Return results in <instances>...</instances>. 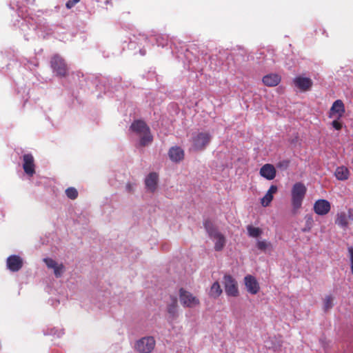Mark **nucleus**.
<instances>
[{
    "mask_svg": "<svg viewBox=\"0 0 353 353\" xmlns=\"http://www.w3.org/2000/svg\"><path fill=\"white\" fill-rule=\"evenodd\" d=\"M126 190L128 192H132L134 191V188H133V185L131 184L130 183H128L126 184Z\"/></svg>",
    "mask_w": 353,
    "mask_h": 353,
    "instance_id": "obj_32",
    "label": "nucleus"
},
{
    "mask_svg": "<svg viewBox=\"0 0 353 353\" xmlns=\"http://www.w3.org/2000/svg\"><path fill=\"white\" fill-rule=\"evenodd\" d=\"M332 125L333 128L337 130H340L342 128V123L339 122L338 120L333 121Z\"/></svg>",
    "mask_w": 353,
    "mask_h": 353,
    "instance_id": "obj_31",
    "label": "nucleus"
},
{
    "mask_svg": "<svg viewBox=\"0 0 353 353\" xmlns=\"http://www.w3.org/2000/svg\"><path fill=\"white\" fill-rule=\"evenodd\" d=\"M324 310L325 311L333 307V297L331 295L326 296L323 301Z\"/></svg>",
    "mask_w": 353,
    "mask_h": 353,
    "instance_id": "obj_27",
    "label": "nucleus"
},
{
    "mask_svg": "<svg viewBox=\"0 0 353 353\" xmlns=\"http://www.w3.org/2000/svg\"><path fill=\"white\" fill-rule=\"evenodd\" d=\"M353 221V209L350 208L347 212H338L336 216L335 223L339 226L346 228L348 226V221Z\"/></svg>",
    "mask_w": 353,
    "mask_h": 353,
    "instance_id": "obj_9",
    "label": "nucleus"
},
{
    "mask_svg": "<svg viewBox=\"0 0 353 353\" xmlns=\"http://www.w3.org/2000/svg\"><path fill=\"white\" fill-rule=\"evenodd\" d=\"M53 270L55 276L59 278L63 274L64 266L63 264H58Z\"/></svg>",
    "mask_w": 353,
    "mask_h": 353,
    "instance_id": "obj_28",
    "label": "nucleus"
},
{
    "mask_svg": "<svg viewBox=\"0 0 353 353\" xmlns=\"http://www.w3.org/2000/svg\"><path fill=\"white\" fill-rule=\"evenodd\" d=\"M277 186L275 185H272L270 187L265 196L261 199V203L263 207H268L270 204L273 200V195L277 192Z\"/></svg>",
    "mask_w": 353,
    "mask_h": 353,
    "instance_id": "obj_19",
    "label": "nucleus"
},
{
    "mask_svg": "<svg viewBox=\"0 0 353 353\" xmlns=\"http://www.w3.org/2000/svg\"><path fill=\"white\" fill-rule=\"evenodd\" d=\"M256 247L259 250L265 252L267 250H272V244L271 243L263 240V241H258L256 243Z\"/></svg>",
    "mask_w": 353,
    "mask_h": 353,
    "instance_id": "obj_25",
    "label": "nucleus"
},
{
    "mask_svg": "<svg viewBox=\"0 0 353 353\" xmlns=\"http://www.w3.org/2000/svg\"><path fill=\"white\" fill-rule=\"evenodd\" d=\"M159 175L156 172H150L145 179V185L148 191L154 192L157 188Z\"/></svg>",
    "mask_w": 353,
    "mask_h": 353,
    "instance_id": "obj_16",
    "label": "nucleus"
},
{
    "mask_svg": "<svg viewBox=\"0 0 353 353\" xmlns=\"http://www.w3.org/2000/svg\"><path fill=\"white\" fill-rule=\"evenodd\" d=\"M168 156L172 161L179 163L184 159V151L179 146H174L169 150Z\"/></svg>",
    "mask_w": 353,
    "mask_h": 353,
    "instance_id": "obj_17",
    "label": "nucleus"
},
{
    "mask_svg": "<svg viewBox=\"0 0 353 353\" xmlns=\"http://www.w3.org/2000/svg\"><path fill=\"white\" fill-rule=\"evenodd\" d=\"M345 106L343 102L338 99L335 101L330 110V117H333L334 115H336V119H339L343 117L345 113Z\"/></svg>",
    "mask_w": 353,
    "mask_h": 353,
    "instance_id": "obj_15",
    "label": "nucleus"
},
{
    "mask_svg": "<svg viewBox=\"0 0 353 353\" xmlns=\"http://www.w3.org/2000/svg\"><path fill=\"white\" fill-rule=\"evenodd\" d=\"M203 225L210 237L214 241V250L221 251L226 243L224 235L214 227L210 220L205 221Z\"/></svg>",
    "mask_w": 353,
    "mask_h": 353,
    "instance_id": "obj_2",
    "label": "nucleus"
},
{
    "mask_svg": "<svg viewBox=\"0 0 353 353\" xmlns=\"http://www.w3.org/2000/svg\"><path fill=\"white\" fill-rule=\"evenodd\" d=\"M294 85L302 92H306L311 89L313 82L310 78L298 76L293 80Z\"/></svg>",
    "mask_w": 353,
    "mask_h": 353,
    "instance_id": "obj_11",
    "label": "nucleus"
},
{
    "mask_svg": "<svg viewBox=\"0 0 353 353\" xmlns=\"http://www.w3.org/2000/svg\"><path fill=\"white\" fill-rule=\"evenodd\" d=\"M130 130L140 137L139 145L142 147L146 146L153 140L150 129L142 120H135L130 127Z\"/></svg>",
    "mask_w": 353,
    "mask_h": 353,
    "instance_id": "obj_1",
    "label": "nucleus"
},
{
    "mask_svg": "<svg viewBox=\"0 0 353 353\" xmlns=\"http://www.w3.org/2000/svg\"><path fill=\"white\" fill-rule=\"evenodd\" d=\"M334 174L338 180L345 181L348 179L350 172L346 167L341 166L336 169Z\"/></svg>",
    "mask_w": 353,
    "mask_h": 353,
    "instance_id": "obj_22",
    "label": "nucleus"
},
{
    "mask_svg": "<svg viewBox=\"0 0 353 353\" xmlns=\"http://www.w3.org/2000/svg\"><path fill=\"white\" fill-rule=\"evenodd\" d=\"M260 174L268 180H272L276 176V169L272 164H265L260 169Z\"/></svg>",
    "mask_w": 353,
    "mask_h": 353,
    "instance_id": "obj_18",
    "label": "nucleus"
},
{
    "mask_svg": "<svg viewBox=\"0 0 353 353\" xmlns=\"http://www.w3.org/2000/svg\"><path fill=\"white\" fill-rule=\"evenodd\" d=\"M312 226H307L303 229V232H309L311 230Z\"/></svg>",
    "mask_w": 353,
    "mask_h": 353,
    "instance_id": "obj_35",
    "label": "nucleus"
},
{
    "mask_svg": "<svg viewBox=\"0 0 353 353\" xmlns=\"http://www.w3.org/2000/svg\"><path fill=\"white\" fill-rule=\"evenodd\" d=\"M66 196L70 199H75L78 196V191L73 187L68 188L65 190Z\"/></svg>",
    "mask_w": 353,
    "mask_h": 353,
    "instance_id": "obj_26",
    "label": "nucleus"
},
{
    "mask_svg": "<svg viewBox=\"0 0 353 353\" xmlns=\"http://www.w3.org/2000/svg\"><path fill=\"white\" fill-rule=\"evenodd\" d=\"M222 294V289L218 281L214 282L210 290V296L213 298H218Z\"/></svg>",
    "mask_w": 353,
    "mask_h": 353,
    "instance_id": "obj_23",
    "label": "nucleus"
},
{
    "mask_svg": "<svg viewBox=\"0 0 353 353\" xmlns=\"http://www.w3.org/2000/svg\"><path fill=\"white\" fill-rule=\"evenodd\" d=\"M288 164H289V161H285L282 163H280L279 166V167H281V166H285V167H288Z\"/></svg>",
    "mask_w": 353,
    "mask_h": 353,
    "instance_id": "obj_34",
    "label": "nucleus"
},
{
    "mask_svg": "<svg viewBox=\"0 0 353 353\" xmlns=\"http://www.w3.org/2000/svg\"><path fill=\"white\" fill-rule=\"evenodd\" d=\"M50 65L56 75L65 77L68 74V67L65 60L59 55H54L50 61Z\"/></svg>",
    "mask_w": 353,
    "mask_h": 353,
    "instance_id": "obj_4",
    "label": "nucleus"
},
{
    "mask_svg": "<svg viewBox=\"0 0 353 353\" xmlns=\"http://www.w3.org/2000/svg\"><path fill=\"white\" fill-rule=\"evenodd\" d=\"M80 0H68L65 3V6L68 9H71Z\"/></svg>",
    "mask_w": 353,
    "mask_h": 353,
    "instance_id": "obj_30",
    "label": "nucleus"
},
{
    "mask_svg": "<svg viewBox=\"0 0 353 353\" xmlns=\"http://www.w3.org/2000/svg\"><path fill=\"white\" fill-rule=\"evenodd\" d=\"M43 261L45 262L47 267L50 269H54L58 265V263L54 260L50 258H45Z\"/></svg>",
    "mask_w": 353,
    "mask_h": 353,
    "instance_id": "obj_29",
    "label": "nucleus"
},
{
    "mask_svg": "<svg viewBox=\"0 0 353 353\" xmlns=\"http://www.w3.org/2000/svg\"><path fill=\"white\" fill-rule=\"evenodd\" d=\"M155 340L152 336L143 337L137 341L135 349L140 353H150L155 347Z\"/></svg>",
    "mask_w": 353,
    "mask_h": 353,
    "instance_id": "obj_7",
    "label": "nucleus"
},
{
    "mask_svg": "<svg viewBox=\"0 0 353 353\" xmlns=\"http://www.w3.org/2000/svg\"><path fill=\"white\" fill-rule=\"evenodd\" d=\"M223 283L225 291L228 296L233 297L239 296L237 282L231 275L224 276Z\"/></svg>",
    "mask_w": 353,
    "mask_h": 353,
    "instance_id": "obj_8",
    "label": "nucleus"
},
{
    "mask_svg": "<svg viewBox=\"0 0 353 353\" xmlns=\"http://www.w3.org/2000/svg\"><path fill=\"white\" fill-rule=\"evenodd\" d=\"M23 259L17 255H11L7 259L6 265L11 272H18L23 266Z\"/></svg>",
    "mask_w": 353,
    "mask_h": 353,
    "instance_id": "obj_13",
    "label": "nucleus"
},
{
    "mask_svg": "<svg viewBox=\"0 0 353 353\" xmlns=\"http://www.w3.org/2000/svg\"><path fill=\"white\" fill-rule=\"evenodd\" d=\"M23 168L29 176H33L35 173V164L33 156L31 154H26L23 156Z\"/></svg>",
    "mask_w": 353,
    "mask_h": 353,
    "instance_id": "obj_10",
    "label": "nucleus"
},
{
    "mask_svg": "<svg viewBox=\"0 0 353 353\" xmlns=\"http://www.w3.org/2000/svg\"><path fill=\"white\" fill-rule=\"evenodd\" d=\"M312 223H313L312 218L311 216H308L306 220V225L312 226Z\"/></svg>",
    "mask_w": 353,
    "mask_h": 353,
    "instance_id": "obj_33",
    "label": "nucleus"
},
{
    "mask_svg": "<svg viewBox=\"0 0 353 353\" xmlns=\"http://www.w3.org/2000/svg\"><path fill=\"white\" fill-rule=\"evenodd\" d=\"M330 203L325 199H319L314 204V211L318 215H325L330 211Z\"/></svg>",
    "mask_w": 353,
    "mask_h": 353,
    "instance_id": "obj_12",
    "label": "nucleus"
},
{
    "mask_svg": "<svg viewBox=\"0 0 353 353\" xmlns=\"http://www.w3.org/2000/svg\"><path fill=\"white\" fill-rule=\"evenodd\" d=\"M211 135L206 132H198L192 137V146L196 150H203L209 144Z\"/></svg>",
    "mask_w": 353,
    "mask_h": 353,
    "instance_id": "obj_5",
    "label": "nucleus"
},
{
    "mask_svg": "<svg viewBox=\"0 0 353 353\" xmlns=\"http://www.w3.org/2000/svg\"><path fill=\"white\" fill-rule=\"evenodd\" d=\"M244 281L248 292L252 294H256L259 292L260 290L259 284L254 276L248 274L245 276Z\"/></svg>",
    "mask_w": 353,
    "mask_h": 353,
    "instance_id": "obj_14",
    "label": "nucleus"
},
{
    "mask_svg": "<svg viewBox=\"0 0 353 353\" xmlns=\"http://www.w3.org/2000/svg\"><path fill=\"white\" fill-rule=\"evenodd\" d=\"M172 302L168 305V312L170 318L174 320L178 317V301L175 296H172Z\"/></svg>",
    "mask_w": 353,
    "mask_h": 353,
    "instance_id": "obj_21",
    "label": "nucleus"
},
{
    "mask_svg": "<svg viewBox=\"0 0 353 353\" xmlns=\"http://www.w3.org/2000/svg\"><path fill=\"white\" fill-rule=\"evenodd\" d=\"M306 191V187L301 182L296 183L293 185L292 189V205L294 213L301 207Z\"/></svg>",
    "mask_w": 353,
    "mask_h": 353,
    "instance_id": "obj_3",
    "label": "nucleus"
},
{
    "mask_svg": "<svg viewBox=\"0 0 353 353\" xmlns=\"http://www.w3.org/2000/svg\"><path fill=\"white\" fill-rule=\"evenodd\" d=\"M179 299L181 305L185 307H194L200 304L197 297L183 288L179 290Z\"/></svg>",
    "mask_w": 353,
    "mask_h": 353,
    "instance_id": "obj_6",
    "label": "nucleus"
},
{
    "mask_svg": "<svg viewBox=\"0 0 353 353\" xmlns=\"http://www.w3.org/2000/svg\"><path fill=\"white\" fill-rule=\"evenodd\" d=\"M247 230H248V235L253 238L259 237V236L261 235V234L263 232V231L261 228L254 227L251 225H249L247 226Z\"/></svg>",
    "mask_w": 353,
    "mask_h": 353,
    "instance_id": "obj_24",
    "label": "nucleus"
},
{
    "mask_svg": "<svg viewBox=\"0 0 353 353\" xmlns=\"http://www.w3.org/2000/svg\"><path fill=\"white\" fill-rule=\"evenodd\" d=\"M281 77L276 74H269L263 77V83L270 87L277 85L281 82Z\"/></svg>",
    "mask_w": 353,
    "mask_h": 353,
    "instance_id": "obj_20",
    "label": "nucleus"
}]
</instances>
